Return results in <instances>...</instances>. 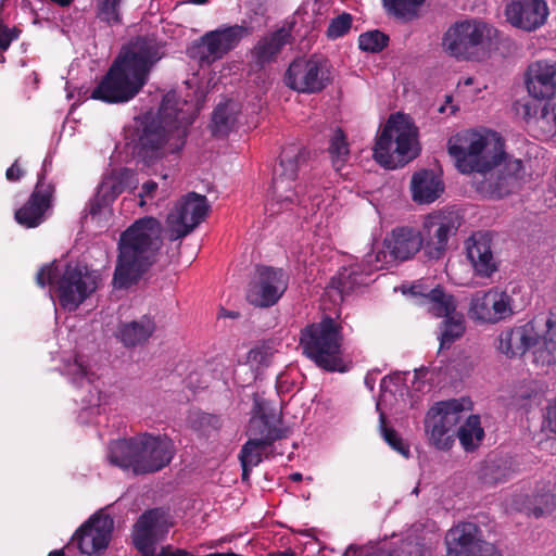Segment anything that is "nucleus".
Masks as SVG:
<instances>
[{"instance_id": "29", "label": "nucleus", "mask_w": 556, "mask_h": 556, "mask_svg": "<svg viewBox=\"0 0 556 556\" xmlns=\"http://www.w3.org/2000/svg\"><path fill=\"white\" fill-rule=\"evenodd\" d=\"M481 530L473 522H462L450 529L445 535L448 555L469 556L484 540L480 539Z\"/></svg>"}, {"instance_id": "47", "label": "nucleus", "mask_w": 556, "mask_h": 556, "mask_svg": "<svg viewBox=\"0 0 556 556\" xmlns=\"http://www.w3.org/2000/svg\"><path fill=\"white\" fill-rule=\"evenodd\" d=\"M352 15L345 12L332 18L326 30L327 37L331 40L343 37L350 31L352 27Z\"/></svg>"}, {"instance_id": "28", "label": "nucleus", "mask_w": 556, "mask_h": 556, "mask_svg": "<svg viewBox=\"0 0 556 556\" xmlns=\"http://www.w3.org/2000/svg\"><path fill=\"white\" fill-rule=\"evenodd\" d=\"M374 269L364 264H351L342 267L336 276H333L328 286V292H338L341 300L345 295L366 287L371 281L370 276Z\"/></svg>"}, {"instance_id": "59", "label": "nucleus", "mask_w": 556, "mask_h": 556, "mask_svg": "<svg viewBox=\"0 0 556 556\" xmlns=\"http://www.w3.org/2000/svg\"><path fill=\"white\" fill-rule=\"evenodd\" d=\"M157 189V184L153 180L146 181L141 187L140 197H153L154 192Z\"/></svg>"}, {"instance_id": "37", "label": "nucleus", "mask_w": 556, "mask_h": 556, "mask_svg": "<svg viewBox=\"0 0 556 556\" xmlns=\"http://www.w3.org/2000/svg\"><path fill=\"white\" fill-rule=\"evenodd\" d=\"M187 420L190 429L203 438L217 435L223 427V419L219 415L202 410L191 412Z\"/></svg>"}, {"instance_id": "27", "label": "nucleus", "mask_w": 556, "mask_h": 556, "mask_svg": "<svg viewBox=\"0 0 556 556\" xmlns=\"http://www.w3.org/2000/svg\"><path fill=\"white\" fill-rule=\"evenodd\" d=\"M292 40V25L282 26L258 39L251 50L252 58L256 65L264 67L266 64L275 62L282 49L287 45H291Z\"/></svg>"}, {"instance_id": "26", "label": "nucleus", "mask_w": 556, "mask_h": 556, "mask_svg": "<svg viewBox=\"0 0 556 556\" xmlns=\"http://www.w3.org/2000/svg\"><path fill=\"white\" fill-rule=\"evenodd\" d=\"M497 350L509 358L525 355L539 343L533 323L503 330L497 338Z\"/></svg>"}, {"instance_id": "10", "label": "nucleus", "mask_w": 556, "mask_h": 556, "mask_svg": "<svg viewBox=\"0 0 556 556\" xmlns=\"http://www.w3.org/2000/svg\"><path fill=\"white\" fill-rule=\"evenodd\" d=\"M515 290L516 287L510 290L491 288L488 291L477 292L470 301V317L486 324H496L509 318L523 306L522 303L517 304L513 298Z\"/></svg>"}, {"instance_id": "8", "label": "nucleus", "mask_w": 556, "mask_h": 556, "mask_svg": "<svg viewBox=\"0 0 556 556\" xmlns=\"http://www.w3.org/2000/svg\"><path fill=\"white\" fill-rule=\"evenodd\" d=\"M306 157L305 149L295 143L286 146L280 153L279 166L274 172L271 182V200L283 208L302 203L295 190V180L299 168L306 162Z\"/></svg>"}, {"instance_id": "52", "label": "nucleus", "mask_w": 556, "mask_h": 556, "mask_svg": "<svg viewBox=\"0 0 556 556\" xmlns=\"http://www.w3.org/2000/svg\"><path fill=\"white\" fill-rule=\"evenodd\" d=\"M121 191V187L116 184L102 182L96 194L99 199H102V201H105V203L110 205L117 198Z\"/></svg>"}, {"instance_id": "2", "label": "nucleus", "mask_w": 556, "mask_h": 556, "mask_svg": "<svg viewBox=\"0 0 556 556\" xmlns=\"http://www.w3.org/2000/svg\"><path fill=\"white\" fill-rule=\"evenodd\" d=\"M163 230L157 218L144 216L121 232L113 274V285L117 289L138 283L157 262L163 247Z\"/></svg>"}, {"instance_id": "55", "label": "nucleus", "mask_w": 556, "mask_h": 556, "mask_svg": "<svg viewBox=\"0 0 556 556\" xmlns=\"http://www.w3.org/2000/svg\"><path fill=\"white\" fill-rule=\"evenodd\" d=\"M495 468H497V466H495V464L493 462H488L486 465L484 466L483 470H482V477H483V480L488 483H498V482H502V481H505L506 478H507V475L506 472H495Z\"/></svg>"}, {"instance_id": "45", "label": "nucleus", "mask_w": 556, "mask_h": 556, "mask_svg": "<svg viewBox=\"0 0 556 556\" xmlns=\"http://www.w3.org/2000/svg\"><path fill=\"white\" fill-rule=\"evenodd\" d=\"M121 2L122 0H99L97 4V17L109 26L121 24Z\"/></svg>"}, {"instance_id": "56", "label": "nucleus", "mask_w": 556, "mask_h": 556, "mask_svg": "<svg viewBox=\"0 0 556 556\" xmlns=\"http://www.w3.org/2000/svg\"><path fill=\"white\" fill-rule=\"evenodd\" d=\"M469 556H503L501 551L490 542H481Z\"/></svg>"}, {"instance_id": "14", "label": "nucleus", "mask_w": 556, "mask_h": 556, "mask_svg": "<svg viewBox=\"0 0 556 556\" xmlns=\"http://www.w3.org/2000/svg\"><path fill=\"white\" fill-rule=\"evenodd\" d=\"M286 85L302 93H318L330 83L326 62L313 55L293 60L285 75Z\"/></svg>"}, {"instance_id": "57", "label": "nucleus", "mask_w": 556, "mask_h": 556, "mask_svg": "<svg viewBox=\"0 0 556 556\" xmlns=\"http://www.w3.org/2000/svg\"><path fill=\"white\" fill-rule=\"evenodd\" d=\"M24 170L20 165V159H16L13 164L7 169L5 178L11 182L18 181L24 176Z\"/></svg>"}, {"instance_id": "34", "label": "nucleus", "mask_w": 556, "mask_h": 556, "mask_svg": "<svg viewBox=\"0 0 556 556\" xmlns=\"http://www.w3.org/2000/svg\"><path fill=\"white\" fill-rule=\"evenodd\" d=\"M250 440L261 442V445L268 447L274 442L288 437V429L279 426H273L256 415L250 419L249 424Z\"/></svg>"}, {"instance_id": "3", "label": "nucleus", "mask_w": 556, "mask_h": 556, "mask_svg": "<svg viewBox=\"0 0 556 556\" xmlns=\"http://www.w3.org/2000/svg\"><path fill=\"white\" fill-rule=\"evenodd\" d=\"M180 100L175 92L166 93L157 112L149 111L140 117V128L136 150L138 157L150 166L165 155V146L172 138L177 142L170 152L182 149L188 127L194 118L180 108Z\"/></svg>"}, {"instance_id": "44", "label": "nucleus", "mask_w": 556, "mask_h": 556, "mask_svg": "<svg viewBox=\"0 0 556 556\" xmlns=\"http://www.w3.org/2000/svg\"><path fill=\"white\" fill-rule=\"evenodd\" d=\"M389 36L375 29L361 34L358 37V48L362 51L378 53L382 51L389 43Z\"/></svg>"}, {"instance_id": "51", "label": "nucleus", "mask_w": 556, "mask_h": 556, "mask_svg": "<svg viewBox=\"0 0 556 556\" xmlns=\"http://www.w3.org/2000/svg\"><path fill=\"white\" fill-rule=\"evenodd\" d=\"M21 30L16 27L10 28L8 25L0 23V52L7 51L12 41L16 40Z\"/></svg>"}, {"instance_id": "48", "label": "nucleus", "mask_w": 556, "mask_h": 556, "mask_svg": "<svg viewBox=\"0 0 556 556\" xmlns=\"http://www.w3.org/2000/svg\"><path fill=\"white\" fill-rule=\"evenodd\" d=\"M255 415L273 426H278L282 422V415L280 409L271 405L268 401L256 400L254 402Z\"/></svg>"}, {"instance_id": "21", "label": "nucleus", "mask_w": 556, "mask_h": 556, "mask_svg": "<svg viewBox=\"0 0 556 556\" xmlns=\"http://www.w3.org/2000/svg\"><path fill=\"white\" fill-rule=\"evenodd\" d=\"M138 445L137 475L160 471L173 459L174 445L166 435L142 433L139 435Z\"/></svg>"}, {"instance_id": "11", "label": "nucleus", "mask_w": 556, "mask_h": 556, "mask_svg": "<svg viewBox=\"0 0 556 556\" xmlns=\"http://www.w3.org/2000/svg\"><path fill=\"white\" fill-rule=\"evenodd\" d=\"M463 413L464 407L458 400L439 402L429 410L426 431L438 450L447 451L453 446Z\"/></svg>"}, {"instance_id": "43", "label": "nucleus", "mask_w": 556, "mask_h": 556, "mask_svg": "<svg viewBox=\"0 0 556 556\" xmlns=\"http://www.w3.org/2000/svg\"><path fill=\"white\" fill-rule=\"evenodd\" d=\"M379 422L381 435L388 445L403 457L408 458L410 456L409 445L403 440L396 430L387 426V418L383 413H380Z\"/></svg>"}, {"instance_id": "41", "label": "nucleus", "mask_w": 556, "mask_h": 556, "mask_svg": "<svg viewBox=\"0 0 556 556\" xmlns=\"http://www.w3.org/2000/svg\"><path fill=\"white\" fill-rule=\"evenodd\" d=\"M388 12L403 21H412L418 16V11L425 0H382Z\"/></svg>"}, {"instance_id": "7", "label": "nucleus", "mask_w": 556, "mask_h": 556, "mask_svg": "<svg viewBox=\"0 0 556 556\" xmlns=\"http://www.w3.org/2000/svg\"><path fill=\"white\" fill-rule=\"evenodd\" d=\"M417 136V128L408 117L401 113L390 115L376 139L374 159L388 169L405 166L419 153Z\"/></svg>"}, {"instance_id": "4", "label": "nucleus", "mask_w": 556, "mask_h": 556, "mask_svg": "<svg viewBox=\"0 0 556 556\" xmlns=\"http://www.w3.org/2000/svg\"><path fill=\"white\" fill-rule=\"evenodd\" d=\"M503 138L493 130L457 134L447 141V152L463 174L478 176L493 169L494 165L509 160Z\"/></svg>"}, {"instance_id": "58", "label": "nucleus", "mask_w": 556, "mask_h": 556, "mask_svg": "<svg viewBox=\"0 0 556 556\" xmlns=\"http://www.w3.org/2000/svg\"><path fill=\"white\" fill-rule=\"evenodd\" d=\"M109 204L105 203V201H102V199H99V197L96 194L90 201H89V214L91 216L99 215L103 208L108 207Z\"/></svg>"}, {"instance_id": "23", "label": "nucleus", "mask_w": 556, "mask_h": 556, "mask_svg": "<svg viewBox=\"0 0 556 556\" xmlns=\"http://www.w3.org/2000/svg\"><path fill=\"white\" fill-rule=\"evenodd\" d=\"M113 519L109 515H93L75 532L77 546L83 554L93 555L105 549L111 539Z\"/></svg>"}, {"instance_id": "63", "label": "nucleus", "mask_w": 556, "mask_h": 556, "mask_svg": "<svg viewBox=\"0 0 556 556\" xmlns=\"http://www.w3.org/2000/svg\"><path fill=\"white\" fill-rule=\"evenodd\" d=\"M290 479H291L292 481H295V482L301 481V480H302V473H300V472H294V473H292V475L290 476Z\"/></svg>"}, {"instance_id": "22", "label": "nucleus", "mask_w": 556, "mask_h": 556, "mask_svg": "<svg viewBox=\"0 0 556 556\" xmlns=\"http://www.w3.org/2000/svg\"><path fill=\"white\" fill-rule=\"evenodd\" d=\"M514 108L535 138L545 140L556 134V108L549 100L544 103L520 100Z\"/></svg>"}, {"instance_id": "12", "label": "nucleus", "mask_w": 556, "mask_h": 556, "mask_svg": "<svg viewBox=\"0 0 556 556\" xmlns=\"http://www.w3.org/2000/svg\"><path fill=\"white\" fill-rule=\"evenodd\" d=\"M210 205L205 195L189 192L184 195L166 218L168 239L176 241L188 236L207 215Z\"/></svg>"}, {"instance_id": "17", "label": "nucleus", "mask_w": 556, "mask_h": 556, "mask_svg": "<svg viewBox=\"0 0 556 556\" xmlns=\"http://www.w3.org/2000/svg\"><path fill=\"white\" fill-rule=\"evenodd\" d=\"M55 186L46 180V168L38 174L37 182L28 200L15 211L16 223L25 228H36L46 220L47 212L52 207Z\"/></svg>"}, {"instance_id": "35", "label": "nucleus", "mask_w": 556, "mask_h": 556, "mask_svg": "<svg viewBox=\"0 0 556 556\" xmlns=\"http://www.w3.org/2000/svg\"><path fill=\"white\" fill-rule=\"evenodd\" d=\"M546 333L539 343L533 346L534 362L542 366H552L556 364V314L552 315L546 321Z\"/></svg>"}, {"instance_id": "62", "label": "nucleus", "mask_w": 556, "mask_h": 556, "mask_svg": "<svg viewBox=\"0 0 556 556\" xmlns=\"http://www.w3.org/2000/svg\"><path fill=\"white\" fill-rule=\"evenodd\" d=\"M48 556H65L64 552L62 549H54L51 551Z\"/></svg>"}, {"instance_id": "42", "label": "nucleus", "mask_w": 556, "mask_h": 556, "mask_svg": "<svg viewBox=\"0 0 556 556\" xmlns=\"http://www.w3.org/2000/svg\"><path fill=\"white\" fill-rule=\"evenodd\" d=\"M233 124L235 117L229 112L227 104H219L214 109L210 125L214 137H226L232 129Z\"/></svg>"}, {"instance_id": "40", "label": "nucleus", "mask_w": 556, "mask_h": 556, "mask_svg": "<svg viewBox=\"0 0 556 556\" xmlns=\"http://www.w3.org/2000/svg\"><path fill=\"white\" fill-rule=\"evenodd\" d=\"M440 349H448L465 332V317L463 314L455 312L444 317L441 325Z\"/></svg>"}, {"instance_id": "54", "label": "nucleus", "mask_w": 556, "mask_h": 556, "mask_svg": "<svg viewBox=\"0 0 556 556\" xmlns=\"http://www.w3.org/2000/svg\"><path fill=\"white\" fill-rule=\"evenodd\" d=\"M543 428L556 437V399L545 408Z\"/></svg>"}, {"instance_id": "50", "label": "nucleus", "mask_w": 556, "mask_h": 556, "mask_svg": "<svg viewBox=\"0 0 556 556\" xmlns=\"http://www.w3.org/2000/svg\"><path fill=\"white\" fill-rule=\"evenodd\" d=\"M393 556H422L424 545L416 539H406L392 552Z\"/></svg>"}, {"instance_id": "6", "label": "nucleus", "mask_w": 556, "mask_h": 556, "mask_svg": "<svg viewBox=\"0 0 556 556\" xmlns=\"http://www.w3.org/2000/svg\"><path fill=\"white\" fill-rule=\"evenodd\" d=\"M300 345L303 354L314 364L329 372L349 370L343 359L342 326L330 316L307 325L301 330Z\"/></svg>"}, {"instance_id": "24", "label": "nucleus", "mask_w": 556, "mask_h": 556, "mask_svg": "<svg viewBox=\"0 0 556 556\" xmlns=\"http://www.w3.org/2000/svg\"><path fill=\"white\" fill-rule=\"evenodd\" d=\"M505 15L511 26L534 31L545 24L548 7L545 0H509Z\"/></svg>"}, {"instance_id": "1", "label": "nucleus", "mask_w": 556, "mask_h": 556, "mask_svg": "<svg viewBox=\"0 0 556 556\" xmlns=\"http://www.w3.org/2000/svg\"><path fill=\"white\" fill-rule=\"evenodd\" d=\"M162 59L156 38L137 36L123 46L108 72L91 92L105 103H124L134 99L148 81L149 73Z\"/></svg>"}, {"instance_id": "46", "label": "nucleus", "mask_w": 556, "mask_h": 556, "mask_svg": "<svg viewBox=\"0 0 556 556\" xmlns=\"http://www.w3.org/2000/svg\"><path fill=\"white\" fill-rule=\"evenodd\" d=\"M265 448V446L261 445V442H254L249 439L241 447L239 454L240 464L257 466L263 459V451Z\"/></svg>"}, {"instance_id": "25", "label": "nucleus", "mask_w": 556, "mask_h": 556, "mask_svg": "<svg viewBox=\"0 0 556 556\" xmlns=\"http://www.w3.org/2000/svg\"><path fill=\"white\" fill-rule=\"evenodd\" d=\"M525 85L534 101L554 98L556 94V62L540 60L531 63L525 74Z\"/></svg>"}, {"instance_id": "31", "label": "nucleus", "mask_w": 556, "mask_h": 556, "mask_svg": "<svg viewBox=\"0 0 556 556\" xmlns=\"http://www.w3.org/2000/svg\"><path fill=\"white\" fill-rule=\"evenodd\" d=\"M470 241L471 243L467 245L469 261L479 276L490 277L497 269L491 248V238L486 233H477L471 236Z\"/></svg>"}, {"instance_id": "19", "label": "nucleus", "mask_w": 556, "mask_h": 556, "mask_svg": "<svg viewBox=\"0 0 556 556\" xmlns=\"http://www.w3.org/2000/svg\"><path fill=\"white\" fill-rule=\"evenodd\" d=\"M383 245L386 251H379L376 254V262L380 265L375 266V270L382 268L383 264L390 261L405 262L413 258L422 247V238L419 230L410 226H397L389 232Z\"/></svg>"}, {"instance_id": "16", "label": "nucleus", "mask_w": 556, "mask_h": 556, "mask_svg": "<svg viewBox=\"0 0 556 556\" xmlns=\"http://www.w3.org/2000/svg\"><path fill=\"white\" fill-rule=\"evenodd\" d=\"M522 162L509 159L475 178L476 190L490 199H502L513 192L521 177Z\"/></svg>"}, {"instance_id": "60", "label": "nucleus", "mask_w": 556, "mask_h": 556, "mask_svg": "<svg viewBox=\"0 0 556 556\" xmlns=\"http://www.w3.org/2000/svg\"><path fill=\"white\" fill-rule=\"evenodd\" d=\"M365 556H393V554L388 549L377 548L368 552Z\"/></svg>"}, {"instance_id": "53", "label": "nucleus", "mask_w": 556, "mask_h": 556, "mask_svg": "<svg viewBox=\"0 0 556 556\" xmlns=\"http://www.w3.org/2000/svg\"><path fill=\"white\" fill-rule=\"evenodd\" d=\"M121 191V187L116 184L102 182L96 194L99 199H102V201H105V203L110 205L117 198Z\"/></svg>"}, {"instance_id": "39", "label": "nucleus", "mask_w": 556, "mask_h": 556, "mask_svg": "<svg viewBox=\"0 0 556 556\" xmlns=\"http://www.w3.org/2000/svg\"><path fill=\"white\" fill-rule=\"evenodd\" d=\"M328 152L331 157L332 166L337 172L349 161L350 144L345 132L340 127H337L329 138Z\"/></svg>"}, {"instance_id": "20", "label": "nucleus", "mask_w": 556, "mask_h": 556, "mask_svg": "<svg viewBox=\"0 0 556 556\" xmlns=\"http://www.w3.org/2000/svg\"><path fill=\"white\" fill-rule=\"evenodd\" d=\"M287 288L288 276L281 268L260 266L248 300L255 306L270 307L280 300Z\"/></svg>"}, {"instance_id": "30", "label": "nucleus", "mask_w": 556, "mask_h": 556, "mask_svg": "<svg viewBox=\"0 0 556 556\" xmlns=\"http://www.w3.org/2000/svg\"><path fill=\"white\" fill-rule=\"evenodd\" d=\"M413 200L419 204L434 202L444 191V182L432 169L416 172L410 180Z\"/></svg>"}, {"instance_id": "5", "label": "nucleus", "mask_w": 556, "mask_h": 556, "mask_svg": "<svg viewBox=\"0 0 556 556\" xmlns=\"http://www.w3.org/2000/svg\"><path fill=\"white\" fill-rule=\"evenodd\" d=\"M40 288L52 287L62 308L74 312L98 289V277L86 266L56 261L40 267L36 275Z\"/></svg>"}, {"instance_id": "49", "label": "nucleus", "mask_w": 556, "mask_h": 556, "mask_svg": "<svg viewBox=\"0 0 556 556\" xmlns=\"http://www.w3.org/2000/svg\"><path fill=\"white\" fill-rule=\"evenodd\" d=\"M67 371L73 381L77 384H81L84 380L92 382L93 374L89 372L87 366L78 357L75 358L73 364L68 365Z\"/></svg>"}, {"instance_id": "18", "label": "nucleus", "mask_w": 556, "mask_h": 556, "mask_svg": "<svg viewBox=\"0 0 556 556\" xmlns=\"http://www.w3.org/2000/svg\"><path fill=\"white\" fill-rule=\"evenodd\" d=\"M169 529L168 516L162 508L146 510L132 529V542L142 556H154L156 544L162 541Z\"/></svg>"}, {"instance_id": "15", "label": "nucleus", "mask_w": 556, "mask_h": 556, "mask_svg": "<svg viewBox=\"0 0 556 556\" xmlns=\"http://www.w3.org/2000/svg\"><path fill=\"white\" fill-rule=\"evenodd\" d=\"M253 27L243 24L222 25L220 27L206 31L200 37L198 48L201 49L200 60L202 62H214L223 59L230 51L235 50L242 39L251 36Z\"/></svg>"}, {"instance_id": "33", "label": "nucleus", "mask_w": 556, "mask_h": 556, "mask_svg": "<svg viewBox=\"0 0 556 556\" xmlns=\"http://www.w3.org/2000/svg\"><path fill=\"white\" fill-rule=\"evenodd\" d=\"M138 441L139 435L113 441L109 446V462L123 469H131L137 475V460H139Z\"/></svg>"}, {"instance_id": "36", "label": "nucleus", "mask_w": 556, "mask_h": 556, "mask_svg": "<svg viewBox=\"0 0 556 556\" xmlns=\"http://www.w3.org/2000/svg\"><path fill=\"white\" fill-rule=\"evenodd\" d=\"M424 299L428 312L437 318H444L456 312L457 303L454 295L446 293L441 286L431 289Z\"/></svg>"}, {"instance_id": "13", "label": "nucleus", "mask_w": 556, "mask_h": 556, "mask_svg": "<svg viewBox=\"0 0 556 556\" xmlns=\"http://www.w3.org/2000/svg\"><path fill=\"white\" fill-rule=\"evenodd\" d=\"M490 29L483 22L476 20H466L452 25L443 37V47L445 51L456 58L470 60L473 59L479 47H481Z\"/></svg>"}, {"instance_id": "64", "label": "nucleus", "mask_w": 556, "mask_h": 556, "mask_svg": "<svg viewBox=\"0 0 556 556\" xmlns=\"http://www.w3.org/2000/svg\"><path fill=\"white\" fill-rule=\"evenodd\" d=\"M250 353H251V355H252L253 359H254V361H257V359H258V357H257V356L261 354V351H260V350H257V349H254V350H252Z\"/></svg>"}, {"instance_id": "32", "label": "nucleus", "mask_w": 556, "mask_h": 556, "mask_svg": "<svg viewBox=\"0 0 556 556\" xmlns=\"http://www.w3.org/2000/svg\"><path fill=\"white\" fill-rule=\"evenodd\" d=\"M156 324L153 317L143 315L137 320L123 323L118 326L117 337L127 348L144 344L154 333Z\"/></svg>"}, {"instance_id": "38", "label": "nucleus", "mask_w": 556, "mask_h": 556, "mask_svg": "<svg viewBox=\"0 0 556 556\" xmlns=\"http://www.w3.org/2000/svg\"><path fill=\"white\" fill-rule=\"evenodd\" d=\"M467 452L475 451L484 438V430L481 427L480 417L478 415H470L465 422L457 428L456 435Z\"/></svg>"}, {"instance_id": "61", "label": "nucleus", "mask_w": 556, "mask_h": 556, "mask_svg": "<svg viewBox=\"0 0 556 556\" xmlns=\"http://www.w3.org/2000/svg\"><path fill=\"white\" fill-rule=\"evenodd\" d=\"M242 467V480H248L251 473V470L254 466L250 464L241 465Z\"/></svg>"}, {"instance_id": "9", "label": "nucleus", "mask_w": 556, "mask_h": 556, "mask_svg": "<svg viewBox=\"0 0 556 556\" xmlns=\"http://www.w3.org/2000/svg\"><path fill=\"white\" fill-rule=\"evenodd\" d=\"M462 225V218L455 212L437 211L425 216L420 238L425 255L431 260L444 256L448 240L454 237Z\"/></svg>"}]
</instances>
